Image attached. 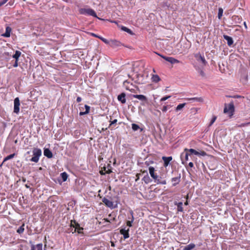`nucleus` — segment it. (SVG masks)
Returning <instances> with one entry per match:
<instances>
[{
  "mask_svg": "<svg viewBox=\"0 0 250 250\" xmlns=\"http://www.w3.org/2000/svg\"><path fill=\"white\" fill-rule=\"evenodd\" d=\"M148 169L151 177L155 180V182L157 184L166 185L167 184L166 180L162 179L161 176L160 177V178H158L159 176L155 173V169L153 167H150Z\"/></svg>",
  "mask_w": 250,
  "mask_h": 250,
  "instance_id": "nucleus-1",
  "label": "nucleus"
},
{
  "mask_svg": "<svg viewBox=\"0 0 250 250\" xmlns=\"http://www.w3.org/2000/svg\"><path fill=\"white\" fill-rule=\"evenodd\" d=\"M225 106L224 109V113H228L229 114V117H231L233 112H234V106L233 102L232 101L230 102L228 105H227V104H225Z\"/></svg>",
  "mask_w": 250,
  "mask_h": 250,
  "instance_id": "nucleus-2",
  "label": "nucleus"
},
{
  "mask_svg": "<svg viewBox=\"0 0 250 250\" xmlns=\"http://www.w3.org/2000/svg\"><path fill=\"white\" fill-rule=\"evenodd\" d=\"M79 12L81 14L92 16L94 17L97 18L96 12L94 10L91 8H81L79 10Z\"/></svg>",
  "mask_w": 250,
  "mask_h": 250,
  "instance_id": "nucleus-3",
  "label": "nucleus"
},
{
  "mask_svg": "<svg viewBox=\"0 0 250 250\" xmlns=\"http://www.w3.org/2000/svg\"><path fill=\"white\" fill-rule=\"evenodd\" d=\"M34 156L30 159L31 162L37 163L39 161V158L42 155V150L40 148H34L33 150Z\"/></svg>",
  "mask_w": 250,
  "mask_h": 250,
  "instance_id": "nucleus-4",
  "label": "nucleus"
},
{
  "mask_svg": "<svg viewBox=\"0 0 250 250\" xmlns=\"http://www.w3.org/2000/svg\"><path fill=\"white\" fill-rule=\"evenodd\" d=\"M73 227L74 228V231H73V229L71 230L72 233L75 232L76 230H77V232L78 233H81L82 230H83V228L80 226V225L78 223L76 222L75 220H71V228Z\"/></svg>",
  "mask_w": 250,
  "mask_h": 250,
  "instance_id": "nucleus-5",
  "label": "nucleus"
},
{
  "mask_svg": "<svg viewBox=\"0 0 250 250\" xmlns=\"http://www.w3.org/2000/svg\"><path fill=\"white\" fill-rule=\"evenodd\" d=\"M102 202L106 207L110 208H115L117 207V204H116V205H114L113 202L110 201L105 197H104L102 199Z\"/></svg>",
  "mask_w": 250,
  "mask_h": 250,
  "instance_id": "nucleus-6",
  "label": "nucleus"
},
{
  "mask_svg": "<svg viewBox=\"0 0 250 250\" xmlns=\"http://www.w3.org/2000/svg\"><path fill=\"white\" fill-rule=\"evenodd\" d=\"M190 153L188 151H184L181 154L180 158L182 161V164L185 165L187 164V161L188 160V156Z\"/></svg>",
  "mask_w": 250,
  "mask_h": 250,
  "instance_id": "nucleus-7",
  "label": "nucleus"
},
{
  "mask_svg": "<svg viewBox=\"0 0 250 250\" xmlns=\"http://www.w3.org/2000/svg\"><path fill=\"white\" fill-rule=\"evenodd\" d=\"M132 97L140 100L142 102V105H145L147 103V98L143 95H133Z\"/></svg>",
  "mask_w": 250,
  "mask_h": 250,
  "instance_id": "nucleus-8",
  "label": "nucleus"
},
{
  "mask_svg": "<svg viewBox=\"0 0 250 250\" xmlns=\"http://www.w3.org/2000/svg\"><path fill=\"white\" fill-rule=\"evenodd\" d=\"M158 55L161 56L162 58H163L164 59H165L166 61L169 62L171 64H174L176 63H179L180 62V61L173 57H166L164 56L163 55H160L159 54H158Z\"/></svg>",
  "mask_w": 250,
  "mask_h": 250,
  "instance_id": "nucleus-9",
  "label": "nucleus"
},
{
  "mask_svg": "<svg viewBox=\"0 0 250 250\" xmlns=\"http://www.w3.org/2000/svg\"><path fill=\"white\" fill-rule=\"evenodd\" d=\"M20 102L18 97L14 99V112L18 114L20 111Z\"/></svg>",
  "mask_w": 250,
  "mask_h": 250,
  "instance_id": "nucleus-10",
  "label": "nucleus"
},
{
  "mask_svg": "<svg viewBox=\"0 0 250 250\" xmlns=\"http://www.w3.org/2000/svg\"><path fill=\"white\" fill-rule=\"evenodd\" d=\"M194 57L196 58L198 62H201L204 65H206L207 63V62L206 61L204 57L201 55L200 53L195 54L194 55Z\"/></svg>",
  "mask_w": 250,
  "mask_h": 250,
  "instance_id": "nucleus-11",
  "label": "nucleus"
},
{
  "mask_svg": "<svg viewBox=\"0 0 250 250\" xmlns=\"http://www.w3.org/2000/svg\"><path fill=\"white\" fill-rule=\"evenodd\" d=\"M122 45V43L117 40H110L109 45L113 48L119 47Z\"/></svg>",
  "mask_w": 250,
  "mask_h": 250,
  "instance_id": "nucleus-12",
  "label": "nucleus"
},
{
  "mask_svg": "<svg viewBox=\"0 0 250 250\" xmlns=\"http://www.w3.org/2000/svg\"><path fill=\"white\" fill-rule=\"evenodd\" d=\"M162 160L164 161V166L167 167L169 165L170 161L172 160V157L171 156H163L162 157Z\"/></svg>",
  "mask_w": 250,
  "mask_h": 250,
  "instance_id": "nucleus-13",
  "label": "nucleus"
},
{
  "mask_svg": "<svg viewBox=\"0 0 250 250\" xmlns=\"http://www.w3.org/2000/svg\"><path fill=\"white\" fill-rule=\"evenodd\" d=\"M125 93L123 92L118 96L117 99L119 101L121 102L122 104H125L126 102Z\"/></svg>",
  "mask_w": 250,
  "mask_h": 250,
  "instance_id": "nucleus-14",
  "label": "nucleus"
},
{
  "mask_svg": "<svg viewBox=\"0 0 250 250\" xmlns=\"http://www.w3.org/2000/svg\"><path fill=\"white\" fill-rule=\"evenodd\" d=\"M223 38L227 41V44L229 46H231L233 44V40L231 37L224 35Z\"/></svg>",
  "mask_w": 250,
  "mask_h": 250,
  "instance_id": "nucleus-15",
  "label": "nucleus"
},
{
  "mask_svg": "<svg viewBox=\"0 0 250 250\" xmlns=\"http://www.w3.org/2000/svg\"><path fill=\"white\" fill-rule=\"evenodd\" d=\"M128 231H129V229H127V230H126L125 229H122L120 230V233L121 234L123 235L124 238L125 239H127L129 237Z\"/></svg>",
  "mask_w": 250,
  "mask_h": 250,
  "instance_id": "nucleus-16",
  "label": "nucleus"
},
{
  "mask_svg": "<svg viewBox=\"0 0 250 250\" xmlns=\"http://www.w3.org/2000/svg\"><path fill=\"white\" fill-rule=\"evenodd\" d=\"M43 154L48 158H51L53 157V154L49 148L44 149Z\"/></svg>",
  "mask_w": 250,
  "mask_h": 250,
  "instance_id": "nucleus-17",
  "label": "nucleus"
},
{
  "mask_svg": "<svg viewBox=\"0 0 250 250\" xmlns=\"http://www.w3.org/2000/svg\"><path fill=\"white\" fill-rule=\"evenodd\" d=\"M232 20L235 24L240 23L242 21L240 17L236 15H233L232 17Z\"/></svg>",
  "mask_w": 250,
  "mask_h": 250,
  "instance_id": "nucleus-18",
  "label": "nucleus"
},
{
  "mask_svg": "<svg viewBox=\"0 0 250 250\" xmlns=\"http://www.w3.org/2000/svg\"><path fill=\"white\" fill-rule=\"evenodd\" d=\"M180 179H181V174H179V176L172 178L171 179V181L172 182H174L172 184V186H175L177 184H178L179 183V182H180Z\"/></svg>",
  "mask_w": 250,
  "mask_h": 250,
  "instance_id": "nucleus-19",
  "label": "nucleus"
},
{
  "mask_svg": "<svg viewBox=\"0 0 250 250\" xmlns=\"http://www.w3.org/2000/svg\"><path fill=\"white\" fill-rule=\"evenodd\" d=\"M130 215L131 216V217L129 219H131V220H128L126 222L127 226H128L129 227H131L132 226V223L134 221V217H133V212L132 210H130Z\"/></svg>",
  "mask_w": 250,
  "mask_h": 250,
  "instance_id": "nucleus-20",
  "label": "nucleus"
},
{
  "mask_svg": "<svg viewBox=\"0 0 250 250\" xmlns=\"http://www.w3.org/2000/svg\"><path fill=\"white\" fill-rule=\"evenodd\" d=\"M185 151H188L190 153V155L192 154H194L195 155H199V152L192 148H185Z\"/></svg>",
  "mask_w": 250,
  "mask_h": 250,
  "instance_id": "nucleus-21",
  "label": "nucleus"
},
{
  "mask_svg": "<svg viewBox=\"0 0 250 250\" xmlns=\"http://www.w3.org/2000/svg\"><path fill=\"white\" fill-rule=\"evenodd\" d=\"M174 205H176L177 206V210L178 211L180 212H183L184 211L183 208V203L182 202H179L177 203L176 202H174Z\"/></svg>",
  "mask_w": 250,
  "mask_h": 250,
  "instance_id": "nucleus-22",
  "label": "nucleus"
},
{
  "mask_svg": "<svg viewBox=\"0 0 250 250\" xmlns=\"http://www.w3.org/2000/svg\"><path fill=\"white\" fill-rule=\"evenodd\" d=\"M188 100L191 101L192 102H197L199 103H202L203 102V99L201 97H194V98H188Z\"/></svg>",
  "mask_w": 250,
  "mask_h": 250,
  "instance_id": "nucleus-23",
  "label": "nucleus"
},
{
  "mask_svg": "<svg viewBox=\"0 0 250 250\" xmlns=\"http://www.w3.org/2000/svg\"><path fill=\"white\" fill-rule=\"evenodd\" d=\"M11 28L9 26H7L5 33L2 34V36L5 37H9L10 36V32Z\"/></svg>",
  "mask_w": 250,
  "mask_h": 250,
  "instance_id": "nucleus-24",
  "label": "nucleus"
},
{
  "mask_svg": "<svg viewBox=\"0 0 250 250\" xmlns=\"http://www.w3.org/2000/svg\"><path fill=\"white\" fill-rule=\"evenodd\" d=\"M103 169H104V170L105 172V173L110 174L111 172H112V170H111V167L110 164H108L107 167H103Z\"/></svg>",
  "mask_w": 250,
  "mask_h": 250,
  "instance_id": "nucleus-25",
  "label": "nucleus"
},
{
  "mask_svg": "<svg viewBox=\"0 0 250 250\" xmlns=\"http://www.w3.org/2000/svg\"><path fill=\"white\" fill-rule=\"evenodd\" d=\"M144 172H145V171ZM145 172L146 173V175L143 177V180L144 181V182L146 184H148L151 181V180L150 178V177H149V176L147 174V171H146Z\"/></svg>",
  "mask_w": 250,
  "mask_h": 250,
  "instance_id": "nucleus-26",
  "label": "nucleus"
},
{
  "mask_svg": "<svg viewBox=\"0 0 250 250\" xmlns=\"http://www.w3.org/2000/svg\"><path fill=\"white\" fill-rule=\"evenodd\" d=\"M84 107H85V111L84 112H80V116H82V115H85V114H88L89 112V110H90V106L85 104L84 105Z\"/></svg>",
  "mask_w": 250,
  "mask_h": 250,
  "instance_id": "nucleus-27",
  "label": "nucleus"
},
{
  "mask_svg": "<svg viewBox=\"0 0 250 250\" xmlns=\"http://www.w3.org/2000/svg\"><path fill=\"white\" fill-rule=\"evenodd\" d=\"M195 247V245L193 243H190L189 245L185 246L183 250H191Z\"/></svg>",
  "mask_w": 250,
  "mask_h": 250,
  "instance_id": "nucleus-28",
  "label": "nucleus"
},
{
  "mask_svg": "<svg viewBox=\"0 0 250 250\" xmlns=\"http://www.w3.org/2000/svg\"><path fill=\"white\" fill-rule=\"evenodd\" d=\"M21 55V52L20 51L17 50L15 52V53L13 55L12 57L16 61H18L19 57H20Z\"/></svg>",
  "mask_w": 250,
  "mask_h": 250,
  "instance_id": "nucleus-29",
  "label": "nucleus"
},
{
  "mask_svg": "<svg viewBox=\"0 0 250 250\" xmlns=\"http://www.w3.org/2000/svg\"><path fill=\"white\" fill-rule=\"evenodd\" d=\"M152 80L153 82L157 83L160 81V78L158 75H153L152 77Z\"/></svg>",
  "mask_w": 250,
  "mask_h": 250,
  "instance_id": "nucleus-30",
  "label": "nucleus"
},
{
  "mask_svg": "<svg viewBox=\"0 0 250 250\" xmlns=\"http://www.w3.org/2000/svg\"><path fill=\"white\" fill-rule=\"evenodd\" d=\"M122 30L125 31V32H126L127 33H128V34H130V35H133L134 33H133V32L129 28L125 27V26H122V28H121Z\"/></svg>",
  "mask_w": 250,
  "mask_h": 250,
  "instance_id": "nucleus-31",
  "label": "nucleus"
},
{
  "mask_svg": "<svg viewBox=\"0 0 250 250\" xmlns=\"http://www.w3.org/2000/svg\"><path fill=\"white\" fill-rule=\"evenodd\" d=\"M61 177L62 178L63 182L66 181L68 178L67 174L65 172H64L62 173L61 174Z\"/></svg>",
  "mask_w": 250,
  "mask_h": 250,
  "instance_id": "nucleus-32",
  "label": "nucleus"
},
{
  "mask_svg": "<svg viewBox=\"0 0 250 250\" xmlns=\"http://www.w3.org/2000/svg\"><path fill=\"white\" fill-rule=\"evenodd\" d=\"M24 224H23L22 225L20 226L18 228V229L17 230V232L19 234H21V233H23V232L24 231Z\"/></svg>",
  "mask_w": 250,
  "mask_h": 250,
  "instance_id": "nucleus-33",
  "label": "nucleus"
},
{
  "mask_svg": "<svg viewBox=\"0 0 250 250\" xmlns=\"http://www.w3.org/2000/svg\"><path fill=\"white\" fill-rule=\"evenodd\" d=\"M15 156V153H13V154H11L7 156H6L4 159V160H3V162H5V161H6L8 160H10V159H11L12 158H13L14 157V156Z\"/></svg>",
  "mask_w": 250,
  "mask_h": 250,
  "instance_id": "nucleus-34",
  "label": "nucleus"
},
{
  "mask_svg": "<svg viewBox=\"0 0 250 250\" xmlns=\"http://www.w3.org/2000/svg\"><path fill=\"white\" fill-rule=\"evenodd\" d=\"M186 105L185 103L184 104H181L177 105V106L176 108V111H179L181 110Z\"/></svg>",
  "mask_w": 250,
  "mask_h": 250,
  "instance_id": "nucleus-35",
  "label": "nucleus"
},
{
  "mask_svg": "<svg viewBox=\"0 0 250 250\" xmlns=\"http://www.w3.org/2000/svg\"><path fill=\"white\" fill-rule=\"evenodd\" d=\"M140 128V127L138 125H137L136 124H132V129H133V130L137 131V130H138Z\"/></svg>",
  "mask_w": 250,
  "mask_h": 250,
  "instance_id": "nucleus-36",
  "label": "nucleus"
},
{
  "mask_svg": "<svg viewBox=\"0 0 250 250\" xmlns=\"http://www.w3.org/2000/svg\"><path fill=\"white\" fill-rule=\"evenodd\" d=\"M223 13V9L221 8H219L218 13V17L219 19H220L221 18V17H222Z\"/></svg>",
  "mask_w": 250,
  "mask_h": 250,
  "instance_id": "nucleus-37",
  "label": "nucleus"
},
{
  "mask_svg": "<svg viewBox=\"0 0 250 250\" xmlns=\"http://www.w3.org/2000/svg\"><path fill=\"white\" fill-rule=\"evenodd\" d=\"M100 39L102 40L105 44L109 45L110 40H108L102 37H101V38H100Z\"/></svg>",
  "mask_w": 250,
  "mask_h": 250,
  "instance_id": "nucleus-38",
  "label": "nucleus"
},
{
  "mask_svg": "<svg viewBox=\"0 0 250 250\" xmlns=\"http://www.w3.org/2000/svg\"><path fill=\"white\" fill-rule=\"evenodd\" d=\"M136 76H137V80H136L135 81V82L138 83H143L142 80H140V77L142 78V77H143V76L140 75V74H137Z\"/></svg>",
  "mask_w": 250,
  "mask_h": 250,
  "instance_id": "nucleus-39",
  "label": "nucleus"
},
{
  "mask_svg": "<svg viewBox=\"0 0 250 250\" xmlns=\"http://www.w3.org/2000/svg\"><path fill=\"white\" fill-rule=\"evenodd\" d=\"M216 118H217L216 116H213V117L209 123V126H211L214 123V122L216 120Z\"/></svg>",
  "mask_w": 250,
  "mask_h": 250,
  "instance_id": "nucleus-40",
  "label": "nucleus"
},
{
  "mask_svg": "<svg viewBox=\"0 0 250 250\" xmlns=\"http://www.w3.org/2000/svg\"><path fill=\"white\" fill-rule=\"evenodd\" d=\"M2 56L5 57V59L7 61L9 60V58L8 56H9V53L8 52H5L2 54Z\"/></svg>",
  "mask_w": 250,
  "mask_h": 250,
  "instance_id": "nucleus-41",
  "label": "nucleus"
},
{
  "mask_svg": "<svg viewBox=\"0 0 250 250\" xmlns=\"http://www.w3.org/2000/svg\"><path fill=\"white\" fill-rule=\"evenodd\" d=\"M36 247L37 248V250H42V243L37 244L36 245Z\"/></svg>",
  "mask_w": 250,
  "mask_h": 250,
  "instance_id": "nucleus-42",
  "label": "nucleus"
},
{
  "mask_svg": "<svg viewBox=\"0 0 250 250\" xmlns=\"http://www.w3.org/2000/svg\"><path fill=\"white\" fill-rule=\"evenodd\" d=\"M170 97H171L170 96H167L164 97L161 99L160 101L162 102L165 101L167 100V99H169Z\"/></svg>",
  "mask_w": 250,
  "mask_h": 250,
  "instance_id": "nucleus-43",
  "label": "nucleus"
},
{
  "mask_svg": "<svg viewBox=\"0 0 250 250\" xmlns=\"http://www.w3.org/2000/svg\"><path fill=\"white\" fill-rule=\"evenodd\" d=\"M8 0H2L0 1V7L6 3Z\"/></svg>",
  "mask_w": 250,
  "mask_h": 250,
  "instance_id": "nucleus-44",
  "label": "nucleus"
},
{
  "mask_svg": "<svg viewBox=\"0 0 250 250\" xmlns=\"http://www.w3.org/2000/svg\"><path fill=\"white\" fill-rule=\"evenodd\" d=\"M153 163H154V162L153 161H146L145 162V164L147 166H148L150 164H153Z\"/></svg>",
  "mask_w": 250,
  "mask_h": 250,
  "instance_id": "nucleus-45",
  "label": "nucleus"
},
{
  "mask_svg": "<svg viewBox=\"0 0 250 250\" xmlns=\"http://www.w3.org/2000/svg\"><path fill=\"white\" fill-rule=\"evenodd\" d=\"M8 3L7 5L9 4L10 6H12L14 4V0H8Z\"/></svg>",
  "mask_w": 250,
  "mask_h": 250,
  "instance_id": "nucleus-46",
  "label": "nucleus"
},
{
  "mask_svg": "<svg viewBox=\"0 0 250 250\" xmlns=\"http://www.w3.org/2000/svg\"><path fill=\"white\" fill-rule=\"evenodd\" d=\"M199 73L200 74V75L201 76H202V77H205V73H204V72L202 70H200L199 71Z\"/></svg>",
  "mask_w": 250,
  "mask_h": 250,
  "instance_id": "nucleus-47",
  "label": "nucleus"
},
{
  "mask_svg": "<svg viewBox=\"0 0 250 250\" xmlns=\"http://www.w3.org/2000/svg\"><path fill=\"white\" fill-rule=\"evenodd\" d=\"M207 155V153L204 151H201L200 152H199V155L201 156H205Z\"/></svg>",
  "mask_w": 250,
  "mask_h": 250,
  "instance_id": "nucleus-48",
  "label": "nucleus"
},
{
  "mask_svg": "<svg viewBox=\"0 0 250 250\" xmlns=\"http://www.w3.org/2000/svg\"><path fill=\"white\" fill-rule=\"evenodd\" d=\"M117 119H115L113 121H110V126H111V125H113V124H115L117 123Z\"/></svg>",
  "mask_w": 250,
  "mask_h": 250,
  "instance_id": "nucleus-49",
  "label": "nucleus"
},
{
  "mask_svg": "<svg viewBox=\"0 0 250 250\" xmlns=\"http://www.w3.org/2000/svg\"><path fill=\"white\" fill-rule=\"evenodd\" d=\"M167 106H164L163 107V108L162 109V110L163 112H166L167 110Z\"/></svg>",
  "mask_w": 250,
  "mask_h": 250,
  "instance_id": "nucleus-50",
  "label": "nucleus"
},
{
  "mask_svg": "<svg viewBox=\"0 0 250 250\" xmlns=\"http://www.w3.org/2000/svg\"><path fill=\"white\" fill-rule=\"evenodd\" d=\"M91 35H92V36L96 37V38H98L99 39H100V38H101V36H98V35H96V34H95L94 33H91Z\"/></svg>",
  "mask_w": 250,
  "mask_h": 250,
  "instance_id": "nucleus-51",
  "label": "nucleus"
},
{
  "mask_svg": "<svg viewBox=\"0 0 250 250\" xmlns=\"http://www.w3.org/2000/svg\"><path fill=\"white\" fill-rule=\"evenodd\" d=\"M18 61H16V60L15 61V63H14V64H13V66H14V67H17V66H18Z\"/></svg>",
  "mask_w": 250,
  "mask_h": 250,
  "instance_id": "nucleus-52",
  "label": "nucleus"
},
{
  "mask_svg": "<svg viewBox=\"0 0 250 250\" xmlns=\"http://www.w3.org/2000/svg\"><path fill=\"white\" fill-rule=\"evenodd\" d=\"M81 101H82V98L80 97H78L76 99L77 102L79 103V102H81Z\"/></svg>",
  "mask_w": 250,
  "mask_h": 250,
  "instance_id": "nucleus-53",
  "label": "nucleus"
},
{
  "mask_svg": "<svg viewBox=\"0 0 250 250\" xmlns=\"http://www.w3.org/2000/svg\"><path fill=\"white\" fill-rule=\"evenodd\" d=\"M104 169H103L102 170H101V171H100V174H101V175H105L106 173H105V172H104Z\"/></svg>",
  "mask_w": 250,
  "mask_h": 250,
  "instance_id": "nucleus-54",
  "label": "nucleus"
},
{
  "mask_svg": "<svg viewBox=\"0 0 250 250\" xmlns=\"http://www.w3.org/2000/svg\"><path fill=\"white\" fill-rule=\"evenodd\" d=\"M188 166L190 167H193V164L192 162H190L188 164Z\"/></svg>",
  "mask_w": 250,
  "mask_h": 250,
  "instance_id": "nucleus-55",
  "label": "nucleus"
},
{
  "mask_svg": "<svg viewBox=\"0 0 250 250\" xmlns=\"http://www.w3.org/2000/svg\"><path fill=\"white\" fill-rule=\"evenodd\" d=\"M249 123H247V124H241L240 125H239V127H242V126H246L247 125H248Z\"/></svg>",
  "mask_w": 250,
  "mask_h": 250,
  "instance_id": "nucleus-56",
  "label": "nucleus"
},
{
  "mask_svg": "<svg viewBox=\"0 0 250 250\" xmlns=\"http://www.w3.org/2000/svg\"><path fill=\"white\" fill-rule=\"evenodd\" d=\"M227 97H233V98H238V97H240V96L237 95V96H227Z\"/></svg>",
  "mask_w": 250,
  "mask_h": 250,
  "instance_id": "nucleus-57",
  "label": "nucleus"
},
{
  "mask_svg": "<svg viewBox=\"0 0 250 250\" xmlns=\"http://www.w3.org/2000/svg\"><path fill=\"white\" fill-rule=\"evenodd\" d=\"M31 250H35V246L34 245H32Z\"/></svg>",
  "mask_w": 250,
  "mask_h": 250,
  "instance_id": "nucleus-58",
  "label": "nucleus"
},
{
  "mask_svg": "<svg viewBox=\"0 0 250 250\" xmlns=\"http://www.w3.org/2000/svg\"><path fill=\"white\" fill-rule=\"evenodd\" d=\"M104 222H110L109 220L107 218H104Z\"/></svg>",
  "mask_w": 250,
  "mask_h": 250,
  "instance_id": "nucleus-59",
  "label": "nucleus"
},
{
  "mask_svg": "<svg viewBox=\"0 0 250 250\" xmlns=\"http://www.w3.org/2000/svg\"><path fill=\"white\" fill-rule=\"evenodd\" d=\"M185 205L186 206H187L188 205V201L187 200L186 202L184 203Z\"/></svg>",
  "mask_w": 250,
  "mask_h": 250,
  "instance_id": "nucleus-60",
  "label": "nucleus"
},
{
  "mask_svg": "<svg viewBox=\"0 0 250 250\" xmlns=\"http://www.w3.org/2000/svg\"><path fill=\"white\" fill-rule=\"evenodd\" d=\"M244 25L245 26V28L247 29V26L246 22H244Z\"/></svg>",
  "mask_w": 250,
  "mask_h": 250,
  "instance_id": "nucleus-61",
  "label": "nucleus"
},
{
  "mask_svg": "<svg viewBox=\"0 0 250 250\" xmlns=\"http://www.w3.org/2000/svg\"><path fill=\"white\" fill-rule=\"evenodd\" d=\"M125 83H128V82L127 80H125L124 82V84L125 85Z\"/></svg>",
  "mask_w": 250,
  "mask_h": 250,
  "instance_id": "nucleus-62",
  "label": "nucleus"
},
{
  "mask_svg": "<svg viewBox=\"0 0 250 250\" xmlns=\"http://www.w3.org/2000/svg\"><path fill=\"white\" fill-rule=\"evenodd\" d=\"M111 246L112 247H115V244H114V243L113 242H111Z\"/></svg>",
  "mask_w": 250,
  "mask_h": 250,
  "instance_id": "nucleus-63",
  "label": "nucleus"
},
{
  "mask_svg": "<svg viewBox=\"0 0 250 250\" xmlns=\"http://www.w3.org/2000/svg\"><path fill=\"white\" fill-rule=\"evenodd\" d=\"M186 199H187V200H188V195H187L186 196Z\"/></svg>",
  "mask_w": 250,
  "mask_h": 250,
  "instance_id": "nucleus-64",
  "label": "nucleus"
}]
</instances>
